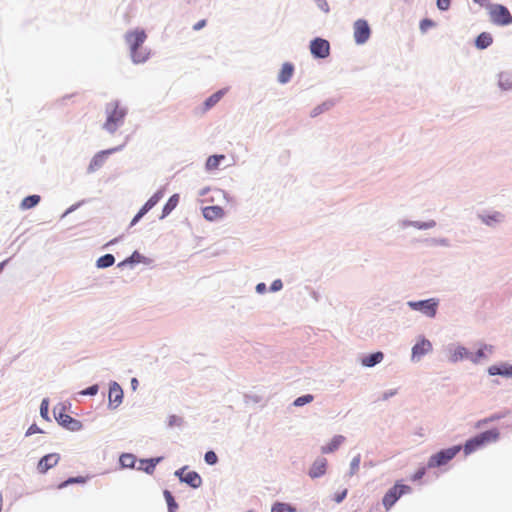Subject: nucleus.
Segmentation results:
<instances>
[{
	"label": "nucleus",
	"mask_w": 512,
	"mask_h": 512,
	"mask_svg": "<svg viewBox=\"0 0 512 512\" xmlns=\"http://www.w3.org/2000/svg\"><path fill=\"white\" fill-rule=\"evenodd\" d=\"M147 35L142 29H135L125 35V40L130 48L131 58L134 63H144L149 58V51L143 48Z\"/></svg>",
	"instance_id": "1"
},
{
	"label": "nucleus",
	"mask_w": 512,
	"mask_h": 512,
	"mask_svg": "<svg viewBox=\"0 0 512 512\" xmlns=\"http://www.w3.org/2000/svg\"><path fill=\"white\" fill-rule=\"evenodd\" d=\"M107 119L104 123V129L114 133L124 122L126 109L121 107L118 102H111L106 106Z\"/></svg>",
	"instance_id": "2"
},
{
	"label": "nucleus",
	"mask_w": 512,
	"mask_h": 512,
	"mask_svg": "<svg viewBox=\"0 0 512 512\" xmlns=\"http://www.w3.org/2000/svg\"><path fill=\"white\" fill-rule=\"evenodd\" d=\"M499 436L500 433L497 429H491L476 435L466 441L463 447L464 454L469 455L488 443L496 442L499 439Z\"/></svg>",
	"instance_id": "3"
},
{
	"label": "nucleus",
	"mask_w": 512,
	"mask_h": 512,
	"mask_svg": "<svg viewBox=\"0 0 512 512\" xmlns=\"http://www.w3.org/2000/svg\"><path fill=\"white\" fill-rule=\"evenodd\" d=\"M461 449V445H456L433 454L428 460V468H436L446 465L460 452Z\"/></svg>",
	"instance_id": "4"
},
{
	"label": "nucleus",
	"mask_w": 512,
	"mask_h": 512,
	"mask_svg": "<svg viewBox=\"0 0 512 512\" xmlns=\"http://www.w3.org/2000/svg\"><path fill=\"white\" fill-rule=\"evenodd\" d=\"M490 20L498 26H507L512 23V15L509 10L500 4H491L488 7Z\"/></svg>",
	"instance_id": "5"
},
{
	"label": "nucleus",
	"mask_w": 512,
	"mask_h": 512,
	"mask_svg": "<svg viewBox=\"0 0 512 512\" xmlns=\"http://www.w3.org/2000/svg\"><path fill=\"white\" fill-rule=\"evenodd\" d=\"M55 419L57 422L65 428H68L72 431L79 430L81 428L80 421L72 418L65 412V407L63 405H57L53 409Z\"/></svg>",
	"instance_id": "6"
},
{
	"label": "nucleus",
	"mask_w": 512,
	"mask_h": 512,
	"mask_svg": "<svg viewBox=\"0 0 512 512\" xmlns=\"http://www.w3.org/2000/svg\"><path fill=\"white\" fill-rule=\"evenodd\" d=\"M410 491V486L396 483L383 497L382 502L386 510H389L403 494L409 493Z\"/></svg>",
	"instance_id": "7"
},
{
	"label": "nucleus",
	"mask_w": 512,
	"mask_h": 512,
	"mask_svg": "<svg viewBox=\"0 0 512 512\" xmlns=\"http://www.w3.org/2000/svg\"><path fill=\"white\" fill-rule=\"evenodd\" d=\"M408 305L413 310L421 311L426 316L432 318L436 315L438 301L435 299H428L418 302H409Z\"/></svg>",
	"instance_id": "8"
},
{
	"label": "nucleus",
	"mask_w": 512,
	"mask_h": 512,
	"mask_svg": "<svg viewBox=\"0 0 512 512\" xmlns=\"http://www.w3.org/2000/svg\"><path fill=\"white\" fill-rule=\"evenodd\" d=\"M310 51L316 58H326L330 54V44L325 39L316 38L310 43Z\"/></svg>",
	"instance_id": "9"
},
{
	"label": "nucleus",
	"mask_w": 512,
	"mask_h": 512,
	"mask_svg": "<svg viewBox=\"0 0 512 512\" xmlns=\"http://www.w3.org/2000/svg\"><path fill=\"white\" fill-rule=\"evenodd\" d=\"M163 195L164 193L162 190L154 193L132 219L131 226L135 225L149 210H151L162 199Z\"/></svg>",
	"instance_id": "10"
},
{
	"label": "nucleus",
	"mask_w": 512,
	"mask_h": 512,
	"mask_svg": "<svg viewBox=\"0 0 512 512\" xmlns=\"http://www.w3.org/2000/svg\"><path fill=\"white\" fill-rule=\"evenodd\" d=\"M370 33L367 21L359 19L354 23V38L358 44L365 43L369 39Z\"/></svg>",
	"instance_id": "11"
},
{
	"label": "nucleus",
	"mask_w": 512,
	"mask_h": 512,
	"mask_svg": "<svg viewBox=\"0 0 512 512\" xmlns=\"http://www.w3.org/2000/svg\"><path fill=\"white\" fill-rule=\"evenodd\" d=\"M186 468H181L176 471V475L182 482L187 483L193 488H198L202 485V479L200 475L195 471H188L185 473Z\"/></svg>",
	"instance_id": "12"
},
{
	"label": "nucleus",
	"mask_w": 512,
	"mask_h": 512,
	"mask_svg": "<svg viewBox=\"0 0 512 512\" xmlns=\"http://www.w3.org/2000/svg\"><path fill=\"white\" fill-rule=\"evenodd\" d=\"M60 455L58 453H50L43 456L38 464L37 470L40 474H45L49 469L53 468L58 464Z\"/></svg>",
	"instance_id": "13"
},
{
	"label": "nucleus",
	"mask_w": 512,
	"mask_h": 512,
	"mask_svg": "<svg viewBox=\"0 0 512 512\" xmlns=\"http://www.w3.org/2000/svg\"><path fill=\"white\" fill-rule=\"evenodd\" d=\"M115 151H117V148L108 149L97 153L89 164V171L94 172L98 170L106 161L107 156Z\"/></svg>",
	"instance_id": "14"
},
{
	"label": "nucleus",
	"mask_w": 512,
	"mask_h": 512,
	"mask_svg": "<svg viewBox=\"0 0 512 512\" xmlns=\"http://www.w3.org/2000/svg\"><path fill=\"white\" fill-rule=\"evenodd\" d=\"M203 216L208 221H215L224 217L225 212L220 206H207L202 210Z\"/></svg>",
	"instance_id": "15"
},
{
	"label": "nucleus",
	"mask_w": 512,
	"mask_h": 512,
	"mask_svg": "<svg viewBox=\"0 0 512 512\" xmlns=\"http://www.w3.org/2000/svg\"><path fill=\"white\" fill-rule=\"evenodd\" d=\"M431 349V343L426 339H422L421 341L416 343L412 348V357L413 359H420L423 355L427 354Z\"/></svg>",
	"instance_id": "16"
},
{
	"label": "nucleus",
	"mask_w": 512,
	"mask_h": 512,
	"mask_svg": "<svg viewBox=\"0 0 512 512\" xmlns=\"http://www.w3.org/2000/svg\"><path fill=\"white\" fill-rule=\"evenodd\" d=\"M327 467V460L325 458H319L314 461L310 470L309 476L311 478H318L325 474Z\"/></svg>",
	"instance_id": "17"
},
{
	"label": "nucleus",
	"mask_w": 512,
	"mask_h": 512,
	"mask_svg": "<svg viewBox=\"0 0 512 512\" xmlns=\"http://www.w3.org/2000/svg\"><path fill=\"white\" fill-rule=\"evenodd\" d=\"M123 391L117 383H113L109 389V401L110 403L118 406L122 402Z\"/></svg>",
	"instance_id": "18"
},
{
	"label": "nucleus",
	"mask_w": 512,
	"mask_h": 512,
	"mask_svg": "<svg viewBox=\"0 0 512 512\" xmlns=\"http://www.w3.org/2000/svg\"><path fill=\"white\" fill-rule=\"evenodd\" d=\"M345 438L342 435H336L332 438V440L325 446L321 448V452L324 454H329L336 451L340 445L344 442Z\"/></svg>",
	"instance_id": "19"
},
{
	"label": "nucleus",
	"mask_w": 512,
	"mask_h": 512,
	"mask_svg": "<svg viewBox=\"0 0 512 512\" xmlns=\"http://www.w3.org/2000/svg\"><path fill=\"white\" fill-rule=\"evenodd\" d=\"M294 73V67L291 63H284L282 68L278 74V81L282 84H285L290 81L292 75Z\"/></svg>",
	"instance_id": "20"
},
{
	"label": "nucleus",
	"mask_w": 512,
	"mask_h": 512,
	"mask_svg": "<svg viewBox=\"0 0 512 512\" xmlns=\"http://www.w3.org/2000/svg\"><path fill=\"white\" fill-rule=\"evenodd\" d=\"M488 372L490 375H503L507 377H512V365L503 364L501 366L493 365L489 367Z\"/></svg>",
	"instance_id": "21"
},
{
	"label": "nucleus",
	"mask_w": 512,
	"mask_h": 512,
	"mask_svg": "<svg viewBox=\"0 0 512 512\" xmlns=\"http://www.w3.org/2000/svg\"><path fill=\"white\" fill-rule=\"evenodd\" d=\"M384 358V355L382 352H375L373 354H370L368 356H365L361 363L363 366L366 367H372L378 363H380Z\"/></svg>",
	"instance_id": "22"
},
{
	"label": "nucleus",
	"mask_w": 512,
	"mask_h": 512,
	"mask_svg": "<svg viewBox=\"0 0 512 512\" xmlns=\"http://www.w3.org/2000/svg\"><path fill=\"white\" fill-rule=\"evenodd\" d=\"M226 93V89L219 90L212 94L205 102H204V111L209 110L214 105H216L220 99L224 96Z\"/></svg>",
	"instance_id": "23"
},
{
	"label": "nucleus",
	"mask_w": 512,
	"mask_h": 512,
	"mask_svg": "<svg viewBox=\"0 0 512 512\" xmlns=\"http://www.w3.org/2000/svg\"><path fill=\"white\" fill-rule=\"evenodd\" d=\"M225 159V155H212L206 161V169L209 171L218 169L220 162Z\"/></svg>",
	"instance_id": "24"
},
{
	"label": "nucleus",
	"mask_w": 512,
	"mask_h": 512,
	"mask_svg": "<svg viewBox=\"0 0 512 512\" xmlns=\"http://www.w3.org/2000/svg\"><path fill=\"white\" fill-rule=\"evenodd\" d=\"M178 203H179V195L178 194L172 195L168 199L167 203L165 204V206L163 208V211H162L163 215H162V217H165L168 214H170L172 212V210H174L176 208Z\"/></svg>",
	"instance_id": "25"
},
{
	"label": "nucleus",
	"mask_w": 512,
	"mask_h": 512,
	"mask_svg": "<svg viewBox=\"0 0 512 512\" xmlns=\"http://www.w3.org/2000/svg\"><path fill=\"white\" fill-rule=\"evenodd\" d=\"M499 87L502 90H511L512 89V74L503 72L499 75Z\"/></svg>",
	"instance_id": "26"
},
{
	"label": "nucleus",
	"mask_w": 512,
	"mask_h": 512,
	"mask_svg": "<svg viewBox=\"0 0 512 512\" xmlns=\"http://www.w3.org/2000/svg\"><path fill=\"white\" fill-rule=\"evenodd\" d=\"M492 44V37L489 33H481L476 39V46L485 49Z\"/></svg>",
	"instance_id": "27"
},
{
	"label": "nucleus",
	"mask_w": 512,
	"mask_h": 512,
	"mask_svg": "<svg viewBox=\"0 0 512 512\" xmlns=\"http://www.w3.org/2000/svg\"><path fill=\"white\" fill-rule=\"evenodd\" d=\"M40 201V196L38 195H30L25 197L21 202L22 209H30L36 206Z\"/></svg>",
	"instance_id": "28"
},
{
	"label": "nucleus",
	"mask_w": 512,
	"mask_h": 512,
	"mask_svg": "<svg viewBox=\"0 0 512 512\" xmlns=\"http://www.w3.org/2000/svg\"><path fill=\"white\" fill-rule=\"evenodd\" d=\"M115 258L112 254H105L104 256H101L97 262L96 265L98 268H107L114 264Z\"/></svg>",
	"instance_id": "29"
},
{
	"label": "nucleus",
	"mask_w": 512,
	"mask_h": 512,
	"mask_svg": "<svg viewBox=\"0 0 512 512\" xmlns=\"http://www.w3.org/2000/svg\"><path fill=\"white\" fill-rule=\"evenodd\" d=\"M492 350H493L492 346L484 345L483 347L478 349L476 354L470 353V360L473 362H478L481 358L486 357V351L489 353H492Z\"/></svg>",
	"instance_id": "30"
},
{
	"label": "nucleus",
	"mask_w": 512,
	"mask_h": 512,
	"mask_svg": "<svg viewBox=\"0 0 512 512\" xmlns=\"http://www.w3.org/2000/svg\"><path fill=\"white\" fill-rule=\"evenodd\" d=\"M464 358L470 359V352L464 347L456 348L453 354L451 355V360L454 362Z\"/></svg>",
	"instance_id": "31"
},
{
	"label": "nucleus",
	"mask_w": 512,
	"mask_h": 512,
	"mask_svg": "<svg viewBox=\"0 0 512 512\" xmlns=\"http://www.w3.org/2000/svg\"><path fill=\"white\" fill-rule=\"evenodd\" d=\"M271 512H296V509L289 504L276 502L272 506Z\"/></svg>",
	"instance_id": "32"
},
{
	"label": "nucleus",
	"mask_w": 512,
	"mask_h": 512,
	"mask_svg": "<svg viewBox=\"0 0 512 512\" xmlns=\"http://www.w3.org/2000/svg\"><path fill=\"white\" fill-rule=\"evenodd\" d=\"M119 460L120 464L126 468H132L135 465V457L132 454H123Z\"/></svg>",
	"instance_id": "33"
},
{
	"label": "nucleus",
	"mask_w": 512,
	"mask_h": 512,
	"mask_svg": "<svg viewBox=\"0 0 512 512\" xmlns=\"http://www.w3.org/2000/svg\"><path fill=\"white\" fill-rule=\"evenodd\" d=\"M164 497L168 505L169 512H176L178 505L174 500V497L170 493V491L165 490L164 491Z\"/></svg>",
	"instance_id": "34"
},
{
	"label": "nucleus",
	"mask_w": 512,
	"mask_h": 512,
	"mask_svg": "<svg viewBox=\"0 0 512 512\" xmlns=\"http://www.w3.org/2000/svg\"><path fill=\"white\" fill-rule=\"evenodd\" d=\"M502 218L503 216L499 212H495L492 215L481 216L482 221L487 225H491L494 222H500Z\"/></svg>",
	"instance_id": "35"
},
{
	"label": "nucleus",
	"mask_w": 512,
	"mask_h": 512,
	"mask_svg": "<svg viewBox=\"0 0 512 512\" xmlns=\"http://www.w3.org/2000/svg\"><path fill=\"white\" fill-rule=\"evenodd\" d=\"M360 463H361V456L358 454L351 460L350 471H349L350 476H353L358 472Z\"/></svg>",
	"instance_id": "36"
},
{
	"label": "nucleus",
	"mask_w": 512,
	"mask_h": 512,
	"mask_svg": "<svg viewBox=\"0 0 512 512\" xmlns=\"http://www.w3.org/2000/svg\"><path fill=\"white\" fill-rule=\"evenodd\" d=\"M142 259V255L135 251L129 258H127L126 260H124L123 262H121L119 264V266H123L125 264H133V263H139Z\"/></svg>",
	"instance_id": "37"
},
{
	"label": "nucleus",
	"mask_w": 512,
	"mask_h": 512,
	"mask_svg": "<svg viewBox=\"0 0 512 512\" xmlns=\"http://www.w3.org/2000/svg\"><path fill=\"white\" fill-rule=\"evenodd\" d=\"M503 417V415H500V414H495V415H492L488 418H485V419H482V420H479L476 424H475V427L476 428H481L483 425L489 423V422H493V421H496V420H499Z\"/></svg>",
	"instance_id": "38"
},
{
	"label": "nucleus",
	"mask_w": 512,
	"mask_h": 512,
	"mask_svg": "<svg viewBox=\"0 0 512 512\" xmlns=\"http://www.w3.org/2000/svg\"><path fill=\"white\" fill-rule=\"evenodd\" d=\"M314 399V397L310 394H307V395H303L301 397H298L295 401H294V405L295 406H303L307 403H310L312 402Z\"/></svg>",
	"instance_id": "39"
},
{
	"label": "nucleus",
	"mask_w": 512,
	"mask_h": 512,
	"mask_svg": "<svg viewBox=\"0 0 512 512\" xmlns=\"http://www.w3.org/2000/svg\"><path fill=\"white\" fill-rule=\"evenodd\" d=\"M161 460V458L156 459H149L145 460L144 463L146 464V467L144 468L145 472L151 474L153 473L156 464Z\"/></svg>",
	"instance_id": "40"
},
{
	"label": "nucleus",
	"mask_w": 512,
	"mask_h": 512,
	"mask_svg": "<svg viewBox=\"0 0 512 512\" xmlns=\"http://www.w3.org/2000/svg\"><path fill=\"white\" fill-rule=\"evenodd\" d=\"M204 458H205L206 463L209 465H214L218 460L217 455L213 451L206 452Z\"/></svg>",
	"instance_id": "41"
},
{
	"label": "nucleus",
	"mask_w": 512,
	"mask_h": 512,
	"mask_svg": "<svg viewBox=\"0 0 512 512\" xmlns=\"http://www.w3.org/2000/svg\"><path fill=\"white\" fill-rule=\"evenodd\" d=\"M48 408H49V402L47 399H44L40 406V414L46 420L49 419L48 418Z\"/></svg>",
	"instance_id": "42"
},
{
	"label": "nucleus",
	"mask_w": 512,
	"mask_h": 512,
	"mask_svg": "<svg viewBox=\"0 0 512 512\" xmlns=\"http://www.w3.org/2000/svg\"><path fill=\"white\" fill-rule=\"evenodd\" d=\"M434 25H435V23L432 20H430V19H423L420 22V30L424 33L429 28L433 27Z\"/></svg>",
	"instance_id": "43"
},
{
	"label": "nucleus",
	"mask_w": 512,
	"mask_h": 512,
	"mask_svg": "<svg viewBox=\"0 0 512 512\" xmlns=\"http://www.w3.org/2000/svg\"><path fill=\"white\" fill-rule=\"evenodd\" d=\"M347 493H348V490L347 489H343L342 491L335 493V495L333 497V500L336 503H341L346 498Z\"/></svg>",
	"instance_id": "44"
},
{
	"label": "nucleus",
	"mask_w": 512,
	"mask_h": 512,
	"mask_svg": "<svg viewBox=\"0 0 512 512\" xmlns=\"http://www.w3.org/2000/svg\"><path fill=\"white\" fill-rule=\"evenodd\" d=\"M84 479L81 478V477H75V478H69L67 481L61 483L59 485V488H63L65 486H67L68 484H71V483H80V482H83Z\"/></svg>",
	"instance_id": "45"
},
{
	"label": "nucleus",
	"mask_w": 512,
	"mask_h": 512,
	"mask_svg": "<svg viewBox=\"0 0 512 512\" xmlns=\"http://www.w3.org/2000/svg\"><path fill=\"white\" fill-rule=\"evenodd\" d=\"M426 473V469L424 467L418 469L412 476L413 481L420 480Z\"/></svg>",
	"instance_id": "46"
},
{
	"label": "nucleus",
	"mask_w": 512,
	"mask_h": 512,
	"mask_svg": "<svg viewBox=\"0 0 512 512\" xmlns=\"http://www.w3.org/2000/svg\"><path fill=\"white\" fill-rule=\"evenodd\" d=\"M35 433H42V430L36 425L32 424L26 431V436H30Z\"/></svg>",
	"instance_id": "47"
},
{
	"label": "nucleus",
	"mask_w": 512,
	"mask_h": 512,
	"mask_svg": "<svg viewBox=\"0 0 512 512\" xmlns=\"http://www.w3.org/2000/svg\"><path fill=\"white\" fill-rule=\"evenodd\" d=\"M450 6V0H437V7L440 10H447Z\"/></svg>",
	"instance_id": "48"
},
{
	"label": "nucleus",
	"mask_w": 512,
	"mask_h": 512,
	"mask_svg": "<svg viewBox=\"0 0 512 512\" xmlns=\"http://www.w3.org/2000/svg\"><path fill=\"white\" fill-rule=\"evenodd\" d=\"M282 286H283L282 281L277 279V280L273 281L270 289H271V291L276 292V291H279L282 288Z\"/></svg>",
	"instance_id": "49"
},
{
	"label": "nucleus",
	"mask_w": 512,
	"mask_h": 512,
	"mask_svg": "<svg viewBox=\"0 0 512 512\" xmlns=\"http://www.w3.org/2000/svg\"><path fill=\"white\" fill-rule=\"evenodd\" d=\"M98 392V386L93 385L82 392L84 395H95Z\"/></svg>",
	"instance_id": "50"
},
{
	"label": "nucleus",
	"mask_w": 512,
	"mask_h": 512,
	"mask_svg": "<svg viewBox=\"0 0 512 512\" xmlns=\"http://www.w3.org/2000/svg\"><path fill=\"white\" fill-rule=\"evenodd\" d=\"M206 24H207V21L205 19H202L193 25V30L199 31L200 29L204 28L206 26Z\"/></svg>",
	"instance_id": "51"
},
{
	"label": "nucleus",
	"mask_w": 512,
	"mask_h": 512,
	"mask_svg": "<svg viewBox=\"0 0 512 512\" xmlns=\"http://www.w3.org/2000/svg\"><path fill=\"white\" fill-rule=\"evenodd\" d=\"M256 289L258 292H263L266 289V285L264 283H260L257 285Z\"/></svg>",
	"instance_id": "52"
},
{
	"label": "nucleus",
	"mask_w": 512,
	"mask_h": 512,
	"mask_svg": "<svg viewBox=\"0 0 512 512\" xmlns=\"http://www.w3.org/2000/svg\"><path fill=\"white\" fill-rule=\"evenodd\" d=\"M476 3L483 4L486 0H473Z\"/></svg>",
	"instance_id": "53"
},
{
	"label": "nucleus",
	"mask_w": 512,
	"mask_h": 512,
	"mask_svg": "<svg viewBox=\"0 0 512 512\" xmlns=\"http://www.w3.org/2000/svg\"><path fill=\"white\" fill-rule=\"evenodd\" d=\"M115 242H116V239L111 240V241L108 243V245H111V244H113V243H115Z\"/></svg>",
	"instance_id": "54"
}]
</instances>
